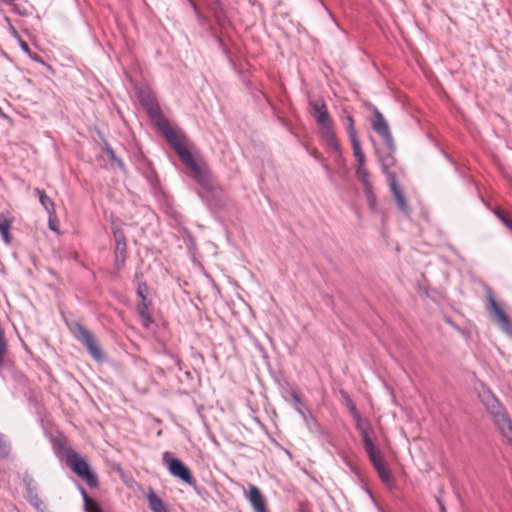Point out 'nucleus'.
I'll return each instance as SVG.
<instances>
[{
    "instance_id": "f257e3e1",
    "label": "nucleus",
    "mask_w": 512,
    "mask_h": 512,
    "mask_svg": "<svg viewBox=\"0 0 512 512\" xmlns=\"http://www.w3.org/2000/svg\"><path fill=\"white\" fill-rule=\"evenodd\" d=\"M157 126L167 142L173 147L181 161L192 171L193 177L200 183H206L209 178L205 164L197 162L187 147V137L173 128L165 119H159Z\"/></svg>"
},
{
    "instance_id": "f03ea898",
    "label": "nucleus",
    "mask_w": 512,
    "mask_h": 512,
    "mask_svg": "<svg viewBox=\"0 0 512 512\" xmlns=\"http://www.w3.org/2000/svg\"><path fill=\"white\" fill-rule=\"evenodd\" d=\"M66 463L80 478L90 486L97 485V477L92 473L87 461L73 450L66 451Z\"/></svg>"
},
{
    "instance_id": "7ed1b4c3",
    "label": "nucleus",
    "mask_w": 512,
    "mask_h": 512,
    "mask_svg": "<svg viewBox=\"0 0 512 512\" xmlns=\"http://www.w3.org/2000/svg\"><path fill=\"white\" fill-rule=\"evenodd\" d=\"M163 461L171 475L188 485L195 484V479L190 469L181 460L174 458L170 452H165L163 454Z\"/></svg>"
},
{
    "instance_id": "20e7f679",
    "label": "nucleus",
    "mask_w": 512,
    "mask_h": 512,
    "mask_svg": "<svg viewBox=\"0 0 512 512\" xmlns=\"http://www.w3.org/2000/svg\"><path fill=\"white\" fill-rule=\"evenodd\" d=\"M75 337L85 346L91 357L95 360H102L103 354L94 335L84 326L76 324L74 327Z\"/></svg>"
},
{
    "instance_id": "39448f33",
    "label": "nucleus",
    "mask_w": 512,
    "mask_h": 512,
    "mask_svg": "<svg viewBox=\"0 0 512 512\" xmlns=\"http://www.w3.org/2000/svg\"><path fill=\"white\" fill-rule=\"evenodd\" d=\"M488 309L490 313L494 316L497 321L499 327L507 334H512V322L509 317L505 314V312L498 305L492 294L488 296Z\"/></svg>"
},
{
    "instance_id": "423d86ee",
    "label": "nucleus",
    "mask_w": 512,
    "mask_h": 512,
    "mask_svg": "<svg viewBox=\"0 0 512 512\" xmlns=\"http://www.w3.org/2000/svg\"><path fill=\"white\" fill-rule=\"evenodd\" d=\"M366 452L381 480L386 483L390 482L392 479L391 471L384 461L381 452L376 447Z\"/></svg>"
},
{
    "instance_id": "0eeeda50",
    "label": "nucleus",
    "mask_w": 512,
    "mask_h": 512,
    "mask_svg": "<svg viewBox=\"0 0 512 512\" xmlns=\"http://www.w3.org/2000/svg\"><path fill=\"white\" fill-rule=\"evenodd\" d=\"M372 128L382 138V140L384 141L385 145L388 148H393L394 141L389 129V125L380 112H377L375 114V119L373 120Z\"/></svg>"
},
{
    "instance_id": "6e6552de",
    "label": "nucleus",
    "mask_w": 512,
    "mask_h": 512,
    "mask_svg": "<svg viewBox=\"0 0 512 512\" xmlns=\"http://www.w3.org/2000/svg\"><path fill=\"white\" fill-rule=\"evenodd\" d=\"M246 498L250 502L254 512H268L266 500L260 489L254 485H250Z\"/></svg>"
},
{
    "instance_id": "1a4fd4ad",
    "label": "nucleus",
    "mask_w": 512,
    "mask_h": 512,
    "mask_svg": "<svg viewBox=\"0 0 512 512\" xmlns=\"http://www.w3.org/2000/svg\"><path fill=\"white\" fill-rule=\"evenodd\" d=\"M318 126L320 130V135L322 139L325 141L326 145L331 150L338 151L340 147L334 131L332 120L319 124Z\"/></svg>"
},
{
    "instance_id": "9d476101",
    "label": "nucleus",
    "mask_w": 512,
    "mask_h": 512,
    "mask_svg": "<svg viewBox=\"0 0 512 512\" xmlns=\"http://www.w3.org/2000/svg\"><path fill=\"white\" fill-rule=\"evenodd\" d=\"M309 105L311 115L315 118L318 125L331 120L326 104L322 99L310 101Z\"/></svg>"
},
{
    "instance_id": "9b49d317",
    "label": "nucleus",
    "mask_w": 512,
    "mask_h": 512,
    "mask_svg": "<svg viewBox=\"0 0 512 512\" xmlns=\"http://www.w3.org/2000/svg\"><path fill=\"white\" fill-rule=\"evenodd\" d=\"M494 421L497 424L503 436L512 445V421L509 418V416L504 412H499L495 414Z\"/></svg>"
},
{
    "instance_id": "f8f14e48",
    "label": "nucleus",
    "mask_w": 512,
    "mask_h": 512,
    "mask_svg": "<svg viewBox=\"0 0 512 512\" xmlns=\"http://www.w3.org/2000/svg\"><path fill=\"white\" fill-rule=\"evenodd\" d=\"M494 421L497 424L503 436L512 445V421L509 418V416L504 412H499L495 414Z\"/></svg>"
},
{
    "instance_id": "ddd939ff",
    "label": "nucleus",
    "mask_w": 512,
    "mask_h": 512,
    "mask_svg": "<svg viewBox=\"0 0 512 512\" xmlns=\"http://www.w3.org/2000/svg\"><path fill=\"white\" fill-rule=\"evenodd\" d=\"M494 421L497 424L503 436L512 445V421L509 418V416L504 412H499L495 414Z\"/></svg>"
},
{
    "instance_id": "4468645a",
    "label": "nucleus",
    "mask_w": 512,
    "mask_h": 512,
    "mask_svg": "<svg viewBox=\"0 0 512 512\" xmlns=\"http://www.w3.org/2000/svg\"><path fill=\"white\" fill-rule=\"evenodd\" d=\"M35 193L38 195L41 205L44 207V209L49 214L50 229L55 230V228L52 226V217L56 214L55 204H54L53 200L45 193L44 190H41L39 188L35 189Z\"/></svg>"
},
{
    "instance_id": "2eb2a0df",
    "label": "nucleus",
    "mask_w": 512,
    "mask_h": 512,
    "mask_svg": "<svg viewBox=\"0 0 512 512\" xmlns=\"http://www.w3.org/2000/svg\"><path fill=\"white\" fill-rule=\"evenodd\" d=\"M389 180H390V188H391V191L396 199V203H397V206L398 208L407 213L408 212V204H407V201L405 199V196L403 194V192L401 191V189L399 188V186L397 185V182L395 180V177L390 174L389 175Z\"/></svg>"
},
{
    "instance_id": "dca6fc26",
    "label": "nucleus",
    "mask_w": 512,
    "mask_h": 512,
    "mask_svg": "<svg viewBox=\"0 0 512 512\" xmlns=\"http://www.w3.org/2000/svg\"><path fill=\"white\" fill-rule=\"evenodd\" d=\"M151 302L148 300L139 301L137 304V313L141 319V323L145 328H149L153 323V319L150 311Z\"/></svg>"
},
{
    "instance_id": "f3484780",
    "label": "nucleus",
    "mask_w": 512,
    "mask_h": 512,
    "mask_svg": "<svg viewBox=\"0 0 512 512\" xmlns=\"http://www.w3.org/2000/svg\"><path fill=\"white\" fill-rule=\"evenodd\" d=\"M354 419L356 421V428L360 431L365 451L371 450L372 448L375 447V445L369 436L367 426L364 425L360 415H359V418H354Z\"/></svg>"
},
{
    "instance_id": "a211bd4d",
    "label": "nucleus",
    "mask_w": 512,
    "mask_h": 512,
    "mask_svg": "<svg viewBox=\"0 0 512 512\" xmlns=\"http://www.w3.org/2000/svg\"><path fill=\"white\" fill-rule=\"evenodd\" d=\"M12 222V218L4 214L0 215V234L6 244H10L11 242L10 230L12 227Z\"/></svg>"
},
{
    "instance_id": "6ab92c4d",
    "label": "nucleus",
    "mask_w": 512,
    "mask_h": 512,
    "mask_svg": "<svg viewBox=\"0 0 512 512\" xmlns=\"http://www.w3.org/2000/svg\"><path fill=\"white\" fill-rule=\"evenodd\" d=\"M356 177L363 184L365 191L371 194L372 185L370 182V174L366 165L356 166Z\"/></svg>"
},
{
    "instance_id": "aec40b11",
    "label": "nucleus",
    "mask_w": 512,
    "mask_h": 512,
    "mask_svg": "<svg viewBox=\"0 0 512 512\" xmlns=\"http://www.w3.org/2000/svg\"><path fill=\"white\" fill-rule=\"evenodd\" d=\"M149 502V507L152 512H165L167 511L166 506L163 501L154 493H150L147 497Z\"/></svg>"
},
{
    "instance_id": "412c9836",
    "label": "nucleus",
    "mask_w": 512,
    "mask_h": 512,
    "mask_svg": "<svg viewBox=\"0 0 512 512\" xmlns=\"http://www.w3.org/2000/svg\"><path fill=\"white\" fill-rule=\"evenodd\" d=\"M352 150H353V156L356 160V166L365 165L366 159L365 155L362 151L361 144L359 140L351 142Z\"/></svg>"
},
{
    "instance_id": "4be33fe9",
    "label": "nucleus",
    "mask_w": 512,
    "mask_h": 512,
    "mask_svg": "<svg viewBox=\"0 0 512 512\" xmlns=\"http://www.w3.org/2000/svg\"><path fill=\"white\" fill-rule=\"evenodd\" d=\"M346 130L350 139V142L359 140L355 129L354 119L351 115L346 117Z\"/></svg>"
},
{
    "instance_id": "5701e85b",
    "label": "nucleus",
    "mask_w": 512,
    "mask_h": 512,
    "mask_svg": "<svg viewBox=\"0 0 512 512\" xmlns=\"http://www.w3.org/2000/svg\"><path fill=\"white\" fill-rule=\"evenodd\" d=\"M83 497L85 501V509L87 512H101L99 505L90 499L85 491H83Z\"/></svg>"
},
{
    "instance_id": "b1692460",
    "label": "nucleus",
    "mask_w": 512,
    "mask_h": 512,
    "mask_svg": "<svg viewBox=\"0 0 512 512\" xmlns=\"http://www.w3.org/2000/svg\"><path fill=\"white\" fill-rule=\"evenodd\" d=\"M341 394L343 395V397L345 398L346 400V405L351 413V415L353 416V418H359V412L355 406V404L353 403V401L350 399V397L347 395L346 392L344 391H341Z\"/></svg>"
},
{
    "instance_id": "393cba45",
    "label": "nucleus",
    "mask_w": 512,
    "mask_h": 512,
    "mask_svg": "<svg viewBox=\"0 0 512 512\" xmlns=\"http://www.w3.org/2000/svg\"><path fill=\"white\" fill-rule=\"evenodd\" d=\"M10 452V446L4 439V436L0 433V458H5Z\"/></svg>"
},
{
    "instance_id": "a878e982",
    "label": "nucleus",
    "mask_w": 512,
    "mask_h": 512,
    "mask_svg": "<svg viewBox=\"0 0 512 512\" xmlns=\"http://www.w3.org/2000/svg\"><path fill=\"white\" fill-rule=\"evenodd\" d=\"M19 44H20V47L22 48V50L27 53L32 59L34 60H37L38 59V56L35 54V55H32V52L28 46V44L22 40V39H19Z\"/></svg>"
},
{
    "instance_id": "bb28decb",
    "label": "nucleus",
    "mask_w": 512,
    "mask_h": 512,
    "mask_svg": "<svg viewBox=\"0 0 512 512\" xmlns=\"http://www.w3.org/2000/svg\"><path fill=\"white\" fill-rule=\"evenodd\" d=\"M147 286L145 284H139L137 288V295L140 298V301L147 300L146 299Z\"/></svg>"
},
{
    "instance_id": "cd10ccee",
    "label": "nucleus",
    "mask_w": 512,
    "mask_h": 512,
    "mask_svg": "<svg viewBox=\"0 0 512 512\" xmlns=\"http://www.w3.org/2000/svg\"><path fill=\"white\" fill-rule=\"evenodd\" d=\"M503 223L512 231V221L508 218L501 216Z\"/></svg>"
},
{
    "instance_id": "c85d7f7f",
    "label": "nucleus",
    "mask_w": 512,
    "mask_h": 512,
    "mask_svg": "<svg viewBox=\"0 0 512 512\" xmlns=\"http://www.w3.org/2000/svg\"><path fill=\"white\" fill-rule=\"evenodd\" d=\"M310 154H311L313 157H315L316 159H320V158H321V157H320V153H319V151H318L317 149H315V148L311 150Z\"/></svg>"
},
{
    "instance_id": "c756f323",
    "label": "nucleus",
    "mask_w": 512,
    "mask_h": 512,
    "mask_svg": "<svg viewBox=\"0 0 512 512\" xmlns=\"http://www.w3.org/2000/svg\"><path fill=\"white\" fill-rule=\"evenodd\" d=\"M55 220H56V214L52 217V226L55 228L54 231H57V227L55 225Z\"/></svg>"
},
{
    "instance_id": "7c9ffc66",
    "label": "nucleus",
    "mask_w": 512,
    "mask_h": 512,
    "mask_svg": "<svg viewBox=\"0 0 512 512\" xmlns=\"http://www.w3.org/2000/svg\"><path fill=\"white\" fill-rule=\"evenodd\" d=\"M192 5H193V8L195 9V11L198 13L197 5L194 2H192Z\"/></svg>"
},
{
    "instance_id": "2f4dec72",
    "label": "nucleus",
    "mask_w": 512,
    "mask_h": 512,
    "mask_svg": "<svg viewBox=\"0 0 512 512\" xmlns=\"http://www.w3.org/2000/svg\"><path fill=\"white\" fill-rule=\"evenodd\" d=\"M440 508H441V512H446V509H445L444 505L441 504Z\"/></svg>"
},
{
    "instance_id": "473e14b6",
    "label": "nucleus",
    "mask_w": 512,
    "mask_h": 512,
    "mask_svg": "<svg viewBox=\"0 0 512 512\" xmlns=\"http://www.w3.org/2000/svg\"><path fill=\"white\" fill-rule=\"evenodd\" d=\"M115 237L119 239V237H121V234H115Z\"/></svg>"
},
{
    "instance_id": "72a5a7b5",
    "label": "nucleus",
    "mask_w": 512,
    "mask_h": 512,
    "mask_svg": "<svg viewBox=\"0 0 512 512\" xmlns=\"http://www.w3.org/2000/svg\"><path fill=\"white\" fill-rule=\"evenodd\" d=\"M115 237L119 239V237H121V234H115Z\"/></svg>"
},
{
    "instance_id": "f704fd0d",
    "label": "nucleus",
    "mask_w": 512,
    "mask_h": 512,
    "mask_svg": "<svg viewBox=\"0 0 512 512\" xmlns=\"http://www.w3.org/2000/svg\"><path fill=\"white\" fill-rule=\"evenodd\" d=\"M37 497H34V504L37 505Z\"/></svg>"
},
{
    "instance_id": "c9c22d12",
    "label": "nucleus",
    "mask_w": 512,
    "mask_h": 512,
    "mask_svg": "<svg viewBox=\"0 0 512 512\" xmlns=\"http://www.w3.org/2000/svg\"><path fill=\"white\" fill-rule=\"evenodd\" d=\"M6 3H10L12 0H4Z\"/></svg>"
},
{
    "instance_id": "e433bc0d",
    "label": "nucleus",
    "mask_w": 512,
    "mask_h": 512,
    "mask_svg": "<svg viewBox=\"0 0 512 512\" xmlns=\"http://www.w3.org/2000/svg\"><path fill=\"white\" fill-rule=\"evenodd\" d=\"M165 512H168V511H165Z\"/></svg>"
}]
</instances>
